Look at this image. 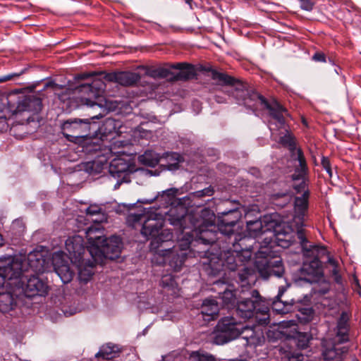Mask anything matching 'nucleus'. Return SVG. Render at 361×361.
Here are the masks:
<instances>
[{"label": "nucleus", "instance_id": "nucleus-12", "mask_svg": "<svg viewBox=\"0 0 361 361\" xmlns=\"http://www.w3.org/2000/svg\"><path fill=\"white\" fill-rule=\"evenodd\" d=\"M232 235L231 239L227 238L228 243L232 244L234 250H238L239 253L243 256L244 260L248 262L251 259L253 250V244L255 243V240L248 235H242L240 233H234Z\"/></svg>", "mask_w": 361, "mask_h": 361}, {"label": "nucleus", "instance_id": "nucleus-42", "mask_svg": "<svg viewBox=\"0 0 361 361\" xmlns=\"http://www.w3.org/2000/svg\"><path fill=\"white\" fill-rule=\"evenodd\" d=\"M97 82H100L98 81V82H94L92 84L81 85L79 87V91L82 92H87V93H88L89 96L92 95L94 97H96V98L97 99H99V97H97V96L99 95V90L102 89V87H98V90L97 91H94V90L95 89L94 85H97Z\"/></svg>", "mask_w": 361, "mask_h": 361}, {"label": "nucleus", "instance_id": "nucleus-19", "mask_svg": "<svg viewBox=\"0 0 361 361\" xmlns=\"http://www.w3.org/2000/svg\"><path fill=\"white\" fill-rule=\"evenodd\" d=\"M109 171L112 176L126 181V176L130 171V164L123 157H118L111 161Z\"/></svg>", "mask_w": 361, "mask_h": 361}, {"label": "nucleus", "instance_id": "nucleus-27", "mask_svg": "<svg viewBox=\"0 0 361 361\" xmlns=\"http://www.w3.org/2000/svg\"><path fill=\"white\" fill-rule=\"evenodd\" d=\"M59 255H56L54 257V266L56 273L61 278V281L64 283H67L70 282L73 276V271L70 269V267L67 263L62 262L61 264H58L56 262V257Z\"/></svg>", "mask_w": 361, "mask_h": 361}, {"label": "nucleus", "instance_id": "nucleus-22", "mask_svg": "<svg viewBox=\"0 0 361 361\" xmlns=\"http://www.w3.org/2000/svg\"><path fill=\"white\" fill-rule=\"evenodd\" d=\"M219 308L217 302L214 299H205L202 305L201 314L205 321L214 320L219 314Z\"/></svg>", "mask_w": 361, "mask_h": 361}, {"label": "nucleus", "instance_id": "nucleus-60", "mask_svg": "<svg viewBox=\"0 0 361 361\" xmlns=\"http://www.w3.org/2000/svg\"><path fill=\"white\" fill-rule=\"evenodd\" d=\"M118 142L121 144V146H124L126 143L123 141H118Z\"/></svg>", "mask_w": 361, "mask_h": 361}, {"label": "nucleus", "instance_id": "nucleus-21", "mask_svg": "<svg viewBox=\"0 0 361 361\" xmlns=\"http://www.w3.org/2000/svg\"><path fill=\"white\" fill-rule=\"evenodd\" d=\"M349 315L347 312H343L337 322L336 336L334 338L338 339L339 343H345L348 341L349 331Z\"/></svg>", "mask_w": 361, "mask_h": 361}, {"label": "nucleus", "instance_id": "nucleus-25", "mask_svg": "<svg viewBox=\"0 0 361 361\" xmlns=\"http://www.w3.org/2000/svg\"><path fill=\"white\" fill-rule=\"evenodd\" d=\"M171 65L166 64L165 66L160 67H150L148 68L146 71V75L154 78H168L171 80V77L173 75V72L171 71L172 68H171Z\"/></svg>", "mask_w": 361, "mask_h": 361}, {"label": "nucleus", "instance_id": "nucleus-23", "mask_svg": "<svg viewBox=\"0 0 361 361\" xmlns=\"http://www.w3.org/2000/svg\"><path fill=\"white\" fill-rule=\"evenodd\" d=\"M27 262L30 268L36 273L45 271V259L39 252H30L27 256Z\"/></svg>", "mask_w": 361, "mask_h": 361}, {"label": "nucleus", "instance_id": "nucleus-17", "mask_svg": "<svg viewBox=\"0 0 361 361\" xmlns=\"http://www.w3.org/2000/svg\"><path fill=\"white\" fill-rule=\"evenodd\" d=\"M310 192L308 190H304L301 196L295 197L294 200V221L303 226L305 217L308 212Z\"/></svg>", "mask_w": 361, "mask_h": 361}, {"label": "nucleus", "instance_id": "nucleus-58", "mask_svg": "<svg viewBox=\"0 0 361 361\" xmlns=\"http://www.w3.org/2000/svg\"><path fill=\"white\" fill-rule=\"evenodd\" d=\"M4 245V240L3 236L0 234V247Z\"/></svg>", "mask_w": 361, "mask_h": 361}, {"label": "nucleus", "instance_id": "nucleus-2", "mask_svg": "<svg viewBox=\"0 0 361 361\" xmlns=\"http://www.w3.org/2000/svg\"><path fill=\"white\" fill-rule=\"evenodd\" d=\"M169 221L175 226H179L182 233H184V238L186 245L195 246V244L211 245L210 250L213 252L217 246L216 242L220 239L219 234L222 235L219 230L215 231V226L212 224V218L214 216L211 214L208 220L202 219L206 214H209L208 210H203L201 215L187 213L183 205L179 204L176 207H171L169 212Z\"/></svg>", "mask_w": 361, "mask_h": 361}, {"label": "nucleus", "instance_id": "nucleus-51", "mask_svg": "<svg viewBox=\"0 0 361 361\" xmlns=\"http://www.w3.org/2000/svg\"><path fill=\"white\" fill-rule=\"evenodd\" d=\"M312 60L317 62L325 63L326 56L324 53L317 51L312 56Z\"/></svg>", "mask_w": 361, "mask_h": 361}, {"label": "nucleus", "instance_id": "nucleus-44", "mask_svg": "<svg viewBox=\"0 0 361 361\" xmlns=\"http://www.w3.org/2000/svg\"><path fill=\"white\" fill-rule=\"evenodd\" d=\"M214 189L212 187L206 188L203 190L196 191L193 193L195 197H202L205 196H212L214 194Z\"/></svg>", "mask_w": 361, "mask_h": 361}, {"label": "nucleus", "instance_id": "nucleus-45", "mask_svg": "<svg viewBox=\"0 0 361 361\" xmlns=\"http://www.w3.org/2000/svg\"><path fill=\"white\" fill-rule=\"evenodd\" d=\"M9 128L7 118L2 111H0V133L6 132Z\"/></svg>", "mask_w": 361, "mask_h": 361}, {"label": "nucleus", "instance_id": "nucleus-57", "mask_svg": "<svg viewBox=\"0 0 361 361\" xmlns=\"http://www.w3.org/2000/svg\"><path fill=\"white\" fill-rule=\"evenodd\" d=\"M184 1H185L186 4H188L190 6V8H192V0H184Z\"/></svg>", "mask_w": 361, "mask_h": 361}, {"label": "nucleus", "instance_id": "nucleus-40", "mask_svg": "<svg viewBox=\"0 0 361 361\" xmlns=\"http://www.w3.org/2000/svg\"><path fill=\"white\" fill-rule=\"evenodd\" d=\"M188 361H215V357L203 351H193L190 353Z\"/></svg>", "mask_w": 361, "mask_h": 361}, {"label": "nucleus", "instance_id": "nucleus-11", "mask_svg": "<svg viewBox=\"0 0 361 361\" xmlns=\"http://www.w3.org/2000/svg\"><path fill=\"white\" fill-rule=\"evenodd\" d=\"M275 226H276V222L269 216H264L255 221H247V235L255 240L262 235L272 233Z\"/></svg>", "mask_w": 361, "mask_h": 361}, {"label": "nucleus", "instance_id": "nucleus-14", "mask_svg": "<svg viewBox=\"0 0 361 361\" xmlns=\"http://www.w3.org/2000/svg\"><path fill=\"white\" fill-rule=\"evenodd\" d=\"M122 249V241L120 237L113 235L106 238L104 243L99 247V252L93 259L99 260L102 257L110 259H114L119 257Z\"/></svg>", "mask_w": 361, "mask_h": 361}, {"label": "nucleus", "instance_id": "nucleus-8", "mask_svg": "<svg viewBox=\"0 0 361 361\" xmlns=\"http://www.w3.org/2000/svg\"><path fill=\"white\" fill-rule=\"evenodd\" d=\"M197 252L199 255L203 253L207 259V262L204 264H208L213 275L219 274L221 271L226 270L235 271L240 266L244 265V263L248 262L247 260H244L238 250L233 248L225 251L223 255L219 251L216 253L210 250L197 251Z\"/></svg>", "mask_w": 361, "mask_h": 361}, {"label": "nucleus", "instance_id": "nucleus-49", "mask_svg": "<svg viewBox=\"0 0 361 361\" xmlns=\"http://www.w3.org/2000/svg\"><path fill=\"white\" fill-rule=\"evenodd\" d=\"M308 338L306 334H299L298 335V345L301 348H305L308 345Z\"/></svg>", "mask_w": 361, "mask_h": 361}, {"label": "nucleus", "instance_id": "nucleus-28", "mask_svg": "<svg viewBox=\"0 0 361 361\" xmlns=\"http://www.w3.org/2000/svg\"><path fill=\"white\" fill-rule=\"evenodd\" d=\"M121 127V123L120 121L108 118L104 121L99 130L102 135H109L113 133L118 134Z\"/></svg>", "mask_w": 361, "mask_h": 361}, {"label": "nucleus", "instance_id": "nucleus-62", "mask_svg": "<svg viewBox=\"0 0 361 361\" xmlns=\"http://www.w3.org/2000/svg\"><path fill=\"white\" fill-rule=\"evenodd\" d=\"M87 75H83L82 78H85V77H87Z\"/></svg>", "mask_w": 361, "mask_h": 361}, {"label": "nucleus", "instance_id": "nucleus-5", "mask_svg": "<svg viewBox=\"0 0 361 361\" xmlns=\"http://www.w3.org/2000/svg\"><path fill=\"white\" fill-rule=\"evenodd\" d=\"M127 224L134 228L141 226V234L152 238L151 250L155 251L161 245L172 239L173 234L168 230H162L164 220L161 214L143 207H139L136 212H130L126 218Z\"/></svg>", "mask_w": 361, "mask_h": 361}, {"label": "nucleus", "instance_id": "nucleus-9", "mask_svg": "<svg viewBox=\"0 0 361 361\" xmlns=\"http://www.w3.org/2000/svg\"><path fill=\"white\" fill-rule=\"evenodd\" d=\"M246 331L250 332L243 336L248 339L252 338L255 334L254 329L237 321L233 317H224L217 323L213 332V342L217 345L224 344L233 339L237 338L240 334Z\"/></svg>", "mask_w": 361, "mask_h": 361}, {"label": "nucleus", "instance_id": "nucleus-26", "mask_svg": "<svg viewBox=\"0 0 361 361\" xmlns=\"http://www.w3.org/2000/svg\"><path fill=\"white\" fill-rule=\"evenodd\" d=\"M115 80L121 85L131 86L140 81V76L137 73L124 71L116 73Z\"/></svg>", "mask_w": 361, "mask_h": 361}, {"label": "nucleus", "instance_id": "nucleus-10", "mask_svg": "<svg viewBox=\"0 0 361 361\" xmlns=\"http://www.w3.org/2000/svg\"><path fill=\"white\" fill-rule=\"evenodd\" d=\"M168 247V245H161L160 247L154 251V254L152 262L159 265L168 264L173 271H178L186 259L187 253L185 251L190 246L186 245V241L183 238L179 247L173 246L171 248Z\"/></svg>", "mask_w": 361, "mask_h": 361}, {"label": "nucleus", "instance_id": "nucleus-16", "mask_svg": "<svg viewBox=\"0 0 361 361\" xmlns=\"http://www.w3.org/2000/svg\"><path fill=\"white\" fill-rule=\"evenodd\" d=\"M88 245L87 249L92 258H95L99 252V247L104 243L106 238L104 231L98 227H90L86 231Z\"/></svg>", "mask_w": 361, "mask_h": 361}, {"label": "nucleus", "instance_id": "nucleus-37", "mask_svg": "<svg viewBox=\"0 0 361 361\" xmlns=\"http://www.w3.org/2000/svg\"><path fill=\"white\" fill-rule=\"evenodd\" d=\"M220 299L223 305L228 308L237 305L238 300L233 291L227 289H225L223 293H220Z\"/></svg>", "mask_w": 361, "mask_h": 361}, {"label": "nucleus", "instance_id": "nucleus-61", "mask_svg": "<svg viewBox=\"0 0 361 361\" xmlns=\"http://www.w3.org/2000/svg\"><path fill=\"white\" fill-rule=\"evenodd\" d=\"M95 361H106V360H101V359H99V358H95Z\"/></svg>", "mask_w": 361, "mask_h": 361}, {"label": "nucleus", "instance_id": "nucleus-33", "mask_svg": "<svg viewBox=\"0 0 361 361\" xmlns=\"http://www.w3.org/2000/svg\"><path fill=\"white\" fill-rule=\"evenodd\" d=\"M22 104L25 106V110L35 113L39 112L42 108V99L34 95L26 97L23 100Z\"/></svg>", "mask_w": 361, "mask_h": 361}, {"label": "nucleus", "instance_id": "nucleus-36", "mask_svg": "<svg viewBox=\"0 0 361 361\" xmlns=\"http://www.w3.org/2000/svg\"><path fill=\"white\" fill-rule=\"evenodd\" d=\"M160 285L164 288H167L169 291H171V294L176 295L178 293L179 289L178 284L175 281L174 277L171 274L164 275L160 281Z\"/></svg>", "mask_w": 361, "mask_h": 361}, {"label": "nucleus", "instance_id": "nucleus-31", "mask_svg": "<svg viewBox=\"0 0 361 361\" xmlns=\"http://www.w3.org/2000/svg\"><path fill=\"white\" fill-rule=\"evenodd\" d=\"M281 128L284 129V135L279 137V142L283 147H288L291 153L296 149V139L294 135L289 130L288 126H286Z\"/></svg>", "mask_w": 361, "mask_h": 361}, {"label": "nucleus", "instance_id": "nucleus-6", "mask_svg": "<svg viewBox=\"0 0 361 361\" xmlns=\"http://www.w3.org/2000/svg\"><path fill=\"white\" fill-rule=\"evenodd\" d=\"M237 312L243 318L255 317L260 325H267L269 322V308L257 290L243 292L237 301Z\"/></svg>", "mask_w": 361, "mask_h": 361}, {"label": "nucleus", "instance_id": "nucleus-7", "mask_svg": "<svg viewBox=\"0 0 361 361\" xmlns=\"http://www.w3.org/2000/svg\"><path fill=\"white\" fill-rule=\"evenodd\" d=\"M85 104L90 107L99 108L100 111L99 114L92 116L90 118H74L66 121L62 124L61 130L63 135L69 141L76 142L78 139L88 136L90 130V120L103 118L111 109L106 101H105L104 104H102V102L98 103L97 102L86 99Z\"/></svg>", "mask_w": 361, "mask_h": 361}, {"label": "nucleus", "instance_id": "nucleus-32", "mask_svg": "<svg viewBox=\"0 0 361 361\" xmlns=\"http://www.w3.org/2000/svg\"><path fill=\"white\" fill-rule=\"evenodd\" d=\"M16 305V300L13 294L9 292L0 293V312L6 313L13 310Z\"/></svg>", "mask_w": 361, "mask_h": 361}, {"label": "nucleus", "instance_id": "nucleus-34", "mask_svg": "<svg viewBox=\"0 0 361 361\" xmlns=\"http://www.w3.org/2000/svg\"><path fill=\"white\" fill-rule=\"evenodd\" d=\"M240 267H242V269L238 273V276L240 282L243 283V286L248 285L252 281H254L255 270L252 268L247 267L245 263H244V265L240 266Z\"/></svg>", "mask_w": 361, "mask_h": 361}, {"label": "nucleus", "instance_id": "nucleus-18", "mask_svg": "<svg viewBox=\"0 0 361 361\" xmlns=\"http://www.w3.org/2000/svg\"><path fill=\"white\" fill-rule=\"evenodd\" d=\"M66 250L69 254V257L75 261L80 262L82 255L85 251V247L83 243V238L80 235H74L69 237L66 240Z\"/></svg>", "mask_w": 361, "mask_h": 361}, {"label": "nucleus", "instance_id": "nucleus-59", "mask_svg": "<svg viewBox=\"0 0 361 361\" xmlns=\"http://www.w3.org/2000/svg\"><path fill=\"white\" fill-rule=\"evenodd\" d=\"M121 182L118 181L117 183L115 185L114 188L117 189L118 188L119 185H121Z\"/></svg>", "mask_w": 361, "mask_h": 361}, {"label": "nucleus", "instance_id": "nucleus-46", "mask_svg": "<svg viewBox=\"0 0 361 361\" xmlns=\"http://www.w3.org/2000/svg\"><path fill=\"white\" fill-rule=\"evenodd\" d=\"M300 6L302 10L311 11L314 6V2L312 0H299Z\"/></svg>", "mask_w": 361, "mask_h": 361}, {"label": "nucleus", "instance_id": "nucleus-1", "mask_svg": "<svg viewBox=\"0 0 361 361\" xmlns=\"http://www.w3.org/2000/svg\"><path fill=\"white\" fill-rule=\"evenodd\" d=\"M273 237H275L277 245L283 248L289 247L298 238L302 250H308L307 249L308 241L304 229L298 228L297 231H294L289 226H275L272 233L263 238L264 245L260 246L256 253L255 267L264 279H268L271 275L281 277L284 273L281 257L279 255L278 251L273 250L270 245L273 241Z\"/></svg>", "mask_w": 361, "mask_h": 361}, {"label": "nucleus", "instance_id": "nucleus-52", "mask_svg": "<svg viewBox=\"0 0 361 361\" xmlns=\"http://www.w3.org/2000/svg\"><path fill=\"white\" fill-rule=\"evenodd\" d=\"M332 275L334 276V279L337 283H340L341 281V276L339 274L338 267H333L331 271Z\"/></svg>", "mask_w": 361, "mask_h": 361}, {"label": "nucleus", "instance_id": "nucleus-35", "mask_svg": "<svg viewBox=\"0 0 361 361\" xmlns=\"http://www.w3.org/2000/svg\"><path fill=\"white\" fill-rule=\"evenodd\" d=\"M140 160L146 166L154 167L161 161V156L152 150H147L140 157Z\"/></svg>", "mask_w": 361, "mask_h": 361}, {"label": "nucleus", "instance_id": "nucleus-47", "mask_svg": "<svg viewBox=\"0 0 361 361\" xmlns=\"http://www.w3.org/2000/svg\"><path fill=\"white\" fill-rule=\"evenodd\" d=\"M102 212V208L100 206L97 204H91L86 209V214L89 216H94L98 214H100Z\"/></svg>", "mask_w": 361, "mask_h": 361}, {"label": "nucleus", "instance_id": "nucleus-48", "mask_svg": "<svg viewBox=\"0 0 361 361\" xmlns=\"http://www.w3.org/2000/svg\"><path fill=\"white\" fill-rule=\"evenodd\" d=\"M321 164L324 170L328 173L329 176L331 177L332 176V170L331 167L330 160L328 157H323L322 158Z\"/></svg>", "mask_w": 361, "mask_h": 361}, {"label": "nucleus", "instance_id": "nucleus-55", "mask_svg": "<svg viewBox=\"0 0 361 361\" xmlns=\"http://www.w3.org/2000/svg\"><path fill=\"white\" fill-rule=\"evenodd\" d=\"M328 263L329 264H331L333 267H338V264H337V262L336 261V259H334V258L332 257H329L328 259Z\"/></svg>", "mask_w": 361, "mask_h": 361}, {"label": "nucleus", "instance_id": "nucleus-30", "mask_svg": "<svg viewBox=\"0 0 361 361\" xmlns=\"http://www.w3.org/2000/svg\"><path fill=\"white\" fill-rule=\"evenodd\" d=\"M161 161H164L169 170H176L179 164L183 161V158L176 152H166L161 156Z\"/></svg>", "mask_w": 361, "mask_h": 361}, {"label": "nucleus", "instance_id": "nucleus-29", "mask_svg": "<svg viewBox=\"0 0 361 361\" xmlns=\"http://www.w3.org/2000/svg\"><path fill=\"white\" fill-rule=\"evenodd\" d=\"M97 262L98 260L95 261L94 259L93 262L88 260L85 263L84 267L83 261L82 262V264H80L78 267V277L80 281L87 283L90 280L94 274L93 268Z\"/></svg>", "mask_w": 361, "mask_h": 361}, {"label": "nucleus", "instance_id": "nucleus-4", "mask_svg": "<svg viewBox=\"0 0 361 361\" xmlns=\"http://www.w3.org/2000/svg\"><path fill=\"white\" fill-rule=\"evenodd\" d=\"M22 264L18 259L7 258L4 264L0 265V288L10 286L21 289L27 298L45 296L48 294L49 286L38 276H32L25 281L22 277Z\"/></svg>", "mask_w": 361, "mask_h": 361}, {"label": "nucleus", "instance_id": "nucleus-43", "mask_svg": "<svg viewBox=\"0 0 361 361\" xmlns=\"http://www.w3.org/2000/svg\"><path fill=\"white\" fill-rule=\"evenodd\" d=\"M295 151L297 155L296 159L299 162V167L300 169V174L303 175L306 173L307 169L306 160L304 154L300 148L297 149Z\"/></svg>", "mask_w": 361, "mask_h": 361}, {"label": "nucleus", "instance_id": "nucleus-56", "mask_svg": "<svg viewBox=\"0 0 361 361\" xmlns=\"http://www.w3.org/2000/svg\"><path fill=\"white\" fill-rule=\"evenodd\" d=\"M202 2H206L207 4L211 5L212 4H218L220 0H201Z\"/></svg>", "mask_w": 361, "mask_h": 361}, {"label": "nucleus", "instance_id": "nucleus-54", "mask_svg": "<svg viewBox=\"0 0 361 361\" xmlns=\"http://www.w3.org/2000/svg\"><path fill=\"white\" fill-rule=\"evenodd\" d=\"M214 100L217 103H219V104H222V103L226 102V99L223 96L217 95V94L214 96Z\"/></svg>", "mask_w": 361, "mask_h": 361}, {"label": "nucleus", "instance_id": "nucleus-53", "mask_svg": "<svg viewBox=\"0 0 361 361\" xmlns=\"http://www.w3.org/2000/svg\"><path fill=\"white\" fill-rule=\"evenodd\" d=\"M288 287H289L288 284H287L286 286H280L279 288V293H278L277 295L276 296V298L279 299V300L281 299V298L282 297L283 293L286 291V290Z\"/></svg>", "mask_w": 361, "mask_h": 361}, {"label": "nucleus", "instance_id": "nucleus-3", "mask_svg": "<svg viewBox=\"0 0 361 361\" xmlns=\"http://www.w3.org/2000/svg\"><path fill=\"white\" fill-rule=\"evenodd\" d=\"M201 70L212 80L217 81L219 85L233 87L231 95L239 104L251 108L254 106L252 102L257 99L269 110L270 116L278 122L279 128L287 126L284 118L287 110L279 103L271 104L263 96L254 92L250 93L245 83L226 73L218 72L210 67H202Z\"/></svg>", "mask_w": 361, "mask_h": 361}, {"label": "nucleus", "instance_id": "nucleus-50", "mask_svg": "<svg viewBox=\"0 0 361 361\" xmlns=\"http://www.w3.org/2000/svg\"><path fill=\"white\" fill-rule=\"evenodd\" d=\"M281 305L282 302L281 299L279 300L276 298V300L273 302L272 309L279 313L283 314L285 313V311L283 310V308H281Z\"/></svg>", "mask_w": 361, "mask_h": 361}, {"label": "nucleus", "instance_id": "nucleus-39", "mask_svg": "<svg viewBox=\"0 0 361 361\" xmlns=\"http://www.w3.org/2000/svg\"><path fill=\"white\" fill-rule=\"evenodd\" d=\"M178 190L174 188L167 189L163 191L158 198L165 202L166 207L172 205L176 200V197L178 194Z\"/></svg>", "mask_w": 361, "mask_h": 361}, {"label": "nucleus", "instance_id": "nucleus-13", "mask_svg": "<svg viewBox=\"0 0 361 361\" xmlns=\"http://www.w3.org/2000/svg\"><path fill=\"white\" fill-rule=\"evenodd\" d=\"M341 343L336 338L324 339L322 341V355L325 360L343 361V356L348 351L346 346L339 347Z\"/></svg>", "mask_w": 361, "mask_h": 361}, {"label": "nucleus", "instance_id": "nucleus-24", "mask_svg": "<svg viewBox=\"0 0 361 361\" xmlns=\"http://www.w3.org/2000/svg\"><path fill=\"white\" fill-rule=\"evenodd\" d=\"M120 348L117 345L106 343L103 345L99 352L95 355V358L104 360H109L118 356Z\"/></svg>", "mask_w": 361, "mask_h": 361}, {"label": "nucleus", "instance_id": "nucleus-41", "mask_svg": "<svg viewBox=\"0 0 361 361\" xmlns=\"http://www.w3.org/2000/svg\"><path fill=\"white\" fill-rule=\"evenodd\" d=\"M303 269L312 275H317L321 271V262L315 258L311 260L308 264L303 265Z\"/></svg>", "mask_w": 361, "mask_h": 361}, {"label": "nucleus", "instance_id": "nucleus-15", "mask_svg": "<svg viewBox=\"0 0 361 361\" xmlns=\"http://www.w3.org/2000/svg\"><path fill=\"white\" fill-rule=\"evenodd\" d=\"M241 217L240 212L237 209H231L224 213L223 218L218 224L219 232L227 238L231 239L233 231V227Z\"/></svg>", "mask_w": 361, "mask_h": 361}, {"label": "nucleus", "instance_id": "nucleus-20", "mask_svg": "<svg viewBox=\"0 0 361 361\" xmlns=\"http://www.w3.org/2000/svg\"><path fill=\"white\" fill-rule=\"evenodd\" d=\"M172 69L179 70V73L174 74L173 73L171 77V81L188 80L192 79L196 75L194 66L186 63H178L171 64Z\"/></svg>", "mask_w": 361, "mask_h": 361}, {"label": "nucleus", "instance_id": "nucleus-38", "mask_svg": "<svg viewBox=\"0 0 361 361\" xmlns=\"http://www.w3.org/2000/svg\"><path fill=\"white\" fill-rule=\"evenodd\" d=\"M271 200L276 206L283 207L290 202L291 195L289 192L275 193L271 195Z\"/></svg>", "mask_w": 361, "mask_h": 361}]
</instances>
